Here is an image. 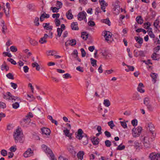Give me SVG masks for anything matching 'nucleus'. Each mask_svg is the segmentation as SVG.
<instances>
[{
    "label": "nucleus",
    "instance_id": "nucleus-8",
    "mask_svg": "<svg viewBox=\"0 0 160 160\" xmlns=\"http://www.w3.org/2000/svg\"><path fill=\"white\" fill-rule=\"evenodd\" d=\"M33 152L31 148H28V150L23 153V156L25 158H28L32 156Z\"/></svg>",
    "mask_w": 160,
    "mask_h": 160
},
{
    "label": "nucleus",
    "instance_id": "nucleus-2",
    "mask_svg": "<svg viewBox=\"0 0 160 160\" xmlns=\"http://www.w3.org/2000/svg\"><path fill=\"white\" fill-rule=\"evenodd\" d=\"M104 37L107 42L111 41L112 37V33L109 31H104L103 32Z\"/></svg>",
    "mask_w": 160,
    "mask_h": 160
},
{
    "label": "nucleus",
    "instance_id": "nucleus-9",
    "mask_svg": "<svg viewBox=\"0 0 160 160\" xmlns=\"http://www.w3.org/2000/svg\"><path fill=\"white\" fill-rule=\"evenodd\" d=\"M20 134L21 131L18 129H17L16 132H14L13 136L16 143L18 142V137L20 136Z\"/></svg>",
    "mask_w": 160,
    "mask_h": 160
},
{
    "label": "nucleus",
    "instance_id": "nucleus-17",
    "mask_svg": "<svg viewBox=\"0 0 160 160\" xmlns=\"http://www.w3.org/2000/svg\"><path fill=\"white\" fill-rule=\"evenodd\" d=\"M140 144L141 143H139L137 141H136L134 142L133 145H132L131 146H133L136 150H139L140 149Z\"/></svg>",
    "mask_w": 160,
    "mask_h": 160
},
{
    "label": "nucleus",
    "instance_id": "nucleus-59",
    "mask_svg": "<svg viewBox=\"0 0 160 160\" xmlns=\"http://www.w3.org/2000/svg\"><path fill=\"white\" fill-rule=\"evenodd\" d=\"M39 42L41 44L45 43L47 42V40L42 37L40 39Z\"/></svg>",
    "mask_w": 160,
    "mask_h": 160
},
{
    "label": "nucleus",
    "instance_id": "nucleus-35",
    "mask_svg": "<svg viewBox=\"0 0 160 160\" xmlns=\"http://www.w3.org/2000/svg\"><path fill=\"white\" fill-rule=\"evenodd\" d=\"M39 18L38 17H36L34 20V23L35 26H38L40 24L39 22Z\"/></svg>",
    "mask_w": 160,
    "mask_h": 160
},
{
    "label": "nucleus",
    "instance_id": "nucleus-21",
    "mask_svg": "<svg viewBox=\"0 0 160 160\" xmlns=\"http://www.w3.org/2000/svg\"><path fill=\"white\" fill-rule=\"evenodd\" d=\"M88 34L87 33V32H83L81 33V38L85 40H87L88 38Z\"/></svg>",
    "mask_w": 160,
    "mask_h": 160
},
{
    "label": "nucleus",
    "instance_id": "nucleus-57",
    "mask_svg": "<svg viewBox=\"0 0 160 160\" xmlns=\"http://www.w3.org/2000/svg\"><path fill=\"white\" fill-rule=\"evenodd\" d=\"M108 125L110 127L111 129H112L115 126V125L113 123V121H111L108 122Z\"/></svg>",
    "mask_w": 160,
    "mask_h": 160
},
{
    "label": "nucleus",
    "instance_id": "nucleus-23",
    "mask_svg": "<svg viewBox=\"0 0 160 160\" xmlns=\"http://www.w3.org/2000/svg\"><path fill=\"white\" fill-rule=\"evenodd\" d=\"M101 22L107 24L108 26L111 25V22L108 18H107L106 19H102L101 21Z\"/></svg>",
    "mask_w": 160,
    "mask_h": 160
},
{
    "label": "nucleus",
    "instance_id": "nucleus-44",
    "mask_svg": "<svg viewBox=\"0 0 160 160\" xmlns=\"http://www.w3.org/2000/svg\"><path fill=\"white\" fill-rule=\"evenodd\" d=\"M62 31H63L62 30V29H61L59 28H58L57 29V32H58L57 36L60 37L61 36Z\"/></svg>",
    "mask_w": 160,
    "mask_h": 160
},
{
    "label": "nucleus",
    "instance_id": "nucleus-10",
    "mask_svg": "<svg viewBox=\"0 0 160 160\" xmlns=\"http://www.w3.org/2000/svg\"><path fill=\"white\" fill-rule=\"evenodd\" d=\"M42 134L46 135H49L51 133V131L48 128L43 127L41 129Z\"/></svg>",
    "mask_w": 160,
    "mask_h": 160
},
{
    "label": "nucleus",
    "instance_id": "nucleus-26",
    "mask_svg": "<svg viewBox=\"0 0 160 160\" xmlns=\"http://www.w3.org/2000/svg\"><path fill=\"white\" fill-rule=\"evenodd\" d=\"M82 141V142L83 143V144L86 145L88 143V141L89 140L88 138H82V139L81 140Z\"/></svg>",
    "mask_w": 160,
    "mask_h": 160
},
{
    "label": "nucleus",
    "instance_id": "nucleus-33",
    "mask_svg": "<svg viewBox=\"0 0 160 160\" xmlns=\"http://www.w3.org/2000/svg\"><path fill=\"white\" fill-rule=\"evenodd\" d=\"M159 55L156 53V52H154L151 56V58L154 60H158L159 58L158 59L157 58V56Z\"/></svg>",
    "mask_w": 160,
    "mask_h": 160
},
{
    "label": "nucleus",
    "instance_id": "nucleus-38",
    "mask_svg": "<svg viewBox=\"0 0 160 160\" xmlns=\"http://www.w3.org/2000/svg\"><path fill=\"white\" fill-rule=\"evenodd\" d=\"M127 67L128 68V69H126L125 70L127 72H128L129 71H133L134 70V68L133 66H131L130 65H127Z\"/></svg>",
    "mask_w": 160,
    "mask_h": 160
},
{
    "label": "nucleus",
    "instance_id": "nucleus-47",
    "mask_svg": "<svg viewBox=\"0 0 160 160\" xmlns=\"http://www.w3.org/2000/svg\"><path fill=\"white\" fill-rule=\"evenodd\" d=\"M13 108L17 109L19 107V104L18 102H15L12 105Z\"/></svg>",
    "mask_w": 160,
    "mask_h": 160
},
{
    "label": "nucleus",
    "instance_id": "nucleus-46",
    "mask_svg": "<svg viewBox=\"0 0 160 160\" xmlns=\"http://www.w3.org/2000/svg\"><path fill=\"white\" fill-rule=\"evenodd\" d=\"M59 8H57L56 7H51V10L52 11V12H58L59 11L58 10L59 9Z\"/></svg>",
    "mask_w": 160,
    "mask_h": 160
},
{
    "label": "nucleus",
    "instance_id": "nucleus-25",
    "mask_svg": "<svg viewBox=\"0 0 160 160\" xmlns=\"http://www.w3.org/2000/svg\"><path fill=\"white\" fill-rule=\"evenodd\" d=\"M136 20L138 23L140 24H142L143 21L141 16L137 17L136 18Z\"/></svg>",
    "mask_w": 160,
    "mask_h": 160
},
{
    "label": "nucleus",
    "instance_id": "nucleus-12",
    "mask_svg": "<svg viewBox=\"0 0 160 160\" xmlns=\"http://www.w3.org/2000/svg\"><path fill=\"white\" fill-rule=\"evenodd\" d=\"M83 133V132L81 129H79L78 130L76 138L78 137V139L79 140H81L83 138L82 134Z\"/></svg>",
    "mask_w": 160,
    "mask_h": 160
},
{
    "label": "nucleus",
    "instance_id": "nucleus-16",
    "mask_svg": "<svg viewBox=\"0 0 160 160\" xmlns=\"http://www.w3.org/2000/svg\"><path fill=\"white\" fill-rule=\"evenodd\" d=\"M66 16L67 18L69 20H71L72 19L73 17V15L72 13V11L71 9H69L66 13Z\"/></svg>",
    "mask_w": 160,
    "mask_h": 160
},
{
    "label": "nucleus",
    "instance_id": "nucleus-64",
    "mask_svg": "<svg viewBox=\"0 0 160 160\" xmlns=\"http://www.w3.org/2000/svg\"><path fill=\"white\" fill-rule=\"evenodd\" d=\"M80 50L81 52V55L82 57H85L86 54V52L85 50L83 48H81Z\"/></svg>",
    "mask_w": 160,
    "mask_h": 160
},
{
    "label": "nucleus",
    "instance_id": "nucleus-22",
    "mask_svg": "<svg viewBox=\"0 0 160 160\" xmlns=\"http://www.w3.org/2000/svg\"><path fill=\"white\" fill-rule=\"evenodd\" d=\"M84 154V152L83 151H80L77 154V157L80 159L82 160L83 156Z\"/></svg>",
    "mask_w": 160,
    "mask_h": 160
},
{
    "label": "nucleus",
    "instance_id": "nucleus-56",
    "mask_svg": "<svg viewBox=\"0 0 160 160\" xmlns=\"http://www.w3.org/2000/svg\"><path fill=\"white\" fill-rule=\"evenodd\" d=\"M11 51L13 52H15L18 51V49L17 48L14 46H12L10 47Z\"/></svg>",
    "mask_w": 160,
    "mask_h": 160
},
{
    "label": "nucleus",
    "instance_id": "nucleus-1",
    "mask_svg": "<svg viewBox=\"0 0 160 160\" xmlns=\"http://www.w3.org/2000/svg\"><path fill=\"white\" fill-rule=\"evenodd\" d=\"M149 138L144 135H141L140 137V140L142 142L144 147L146 148H151V143L149 141Z\"/></svg>",
    "mask_w": 160,
    "mask_h": 160
},
{
    "label": "nucleus",
    "instance_id": "nucleus-27",
    "mask_svg": "<svg viewBox=\"0 0 160 160\" xmlns=\"http://www.w3.org/2000/svg\"><path fill=\"white\" fill-rule=\"evenodd\" d=\"M1 23L2 26V32L3 34H5L6 32L5 31V30L7 29V27L5 25L4 21L3 20L2 21Z\"/></svg>",
    "mask_w": 160,
    "mask_h": 160
},
{
    "label": "nucleus",
    "instance_id": "nucleus-63",
    "mask_svg": "<svg viewBox=\"0 0 160 160\" xmlns=\"http://www.w3.org/2000/svg\"><path fill=\"white\" fill-rule=\"evenodd\" d=\"M121 125L124 128H127V124L126 122L122 121H120Z\"/></svg>",
    "mask_w": 160,
    "mask_h": 160
},
{
    "label": "nucleus",
    "instance_id": "nucleus-30",
    "mask_svg": "<svg viewBox=\"0 0 160 160\" xmlns=\"http://www.w3.org/2000/svg\"><path fill=\"white\" fill-rule=\"evenodd\" d=\"M143 103L146 106L150 104L149 99L148 98H145L144 99Z\"/></svg>",
    "mask_w": 160,
    "mask_h": 160
},
{
    "label": "nucleus",
    "instance_id": "nucleus-62",
    "mask_svg": "<svg viewBox=\"0 0 160 160\" xmlns=\"http://www.w3.org/2000/svg\"><path fill=\"white\" fill-rule=\"evenodd\" d=\"M16 146V145L11 147L9 148V150L11 152H15L17 150Z\"/></svg>",
    "mask_w": 160,
    "mask_h": 160
},
{
    "label": "nucleus",
    "instance_id": "nucleus-34",
    "mask_svg": "<svg viewBox=\"0 0 160 160\" xmlns=\"http://www.w3.org/2000/svg\"><path fill=\"white\" fill-rule=\"evenodd\" d=\"M147 32H148V35L151 38H155V35L153 33L152 30H150L149 31L147 30Z\"/></svg>",
    "mask_w": 160,
    "mask_h": 160
},
{
    "label": "nucleus",
    "instance_id": "nucleus-14",
    "mask_svg": "<svg viewBox=\"0 0 160 160\" xmlns=\"http://www.w3.org/2000/svg\"><path fill=\"white\" fill-rule=\"evenodd\" d=\"M144 87V86L142 82L140 83L139 84L137 88L138 91L141 93H144L145 91L144 89H143L142 88V87L143 88Z\"/></svg>",
    "mask_w": 160,
    "mask_h": 160
},
{
    "label": "nucleus",
    "instance_id": "nucleus-50",
    "mask_svg": "<svg viewBox=\"0 0 160 160\" xmlns=\"http://www.w3.org/2000/svg\"><path fill=\"white\" fill-rule=\"evenodd\" d=\"M62 3L61 1H57L56 2V6L59 7V9L62 8Z\"/></svg>",
    "mask_w": 160,
    "mask_h": 160
},
{
    "label": "nucleus",
    "instance_id": "nucleus-29",
    "mask_svg": "<svg viewBox=\"0 0 160 160\" xmlns=\"http://www.w3.org/2000/svg\"><path fill=\"white\" fill-rule=\"evenodd\" d=\"M29 42L33 46L37 45L38 43L35 40L32 38L30 39Z\"/></svg>",
    "mask_w": 160,
    "mask_h": 160
},
{
    "label": "nucleus",
    "instance_id": "nucleus-19",
    "mask_svg": "<svg viewBox=\"0 0 160 160\" xmlns=\"http://www.w3.org/2000/svg\"><path fill=\"white\" fill-rule=\"evenodd\" d=\"M68 152L72 154H75L76 152L74 150V147L72 146H70L68 148Z\"/></svg>",
    "mask_w": 160,
    "mask_h": 160
},
{
    "label": "nucleus",
    "instance_id": "nucleus-11",
    "mask_svg": "<svg viewBox=\"0 0 160 160\" xmlns=\"http://www.w3.org/2000/svg\"><path fill=\"white\" fill-rule=\"evenodd\" d=\"M134 38L138 43L140 45V47H137L136 45H135V47L137 48H140L142 44L143 43V41L142 38L140 37H135Z\"/></svg>",
    "mask_w": 160,
    "mask_h": 160
},
{
    "label": "nucleus",
    "instance_id": "nucleus-58",
    "mask_svg": "<svg viewBox=\"0 0 160 160\" xmlns=\"http://www.w3.org/2000/svg\"><path fill=\"white\" fill-rule=\"evenodd\" d=\"M159 23V21L158 19H156L153 23V26L156 28H157V26L158 25Z\"/></svg>",
    "mask_w": 160,
    "mask_h": 160
},
{
    "label": "nucleus",
    "instance_id": "nucleus-31",
    "mask_svg": "<svg viewBox=\"0 0 160 160\" xmlns=\"http://www.w3.org/2000/svg\"><path fill=\"white\" fill-rule=\"evenodd\" d=\"M32 66L33 68L36 67V69L37 71H39L40 69V67L38 64L36 62L32 63Z\"/></svg>",
    "mask_w": 160,
    "mask_h": 160
},
{
    "label": "nucleus",
    "instance_id": "nucleus-48",
    "mask_svg": "<svg viewBox=\"0 0 160 160\" xmlns=\"http://www.w3.org/2000/svg\"><path fill=\"white\" fill-rule=\"evenodd\" d=\"M2 55L4 57L8 56L9 58H11L12 55L11 54L7 52H4L2 53Z\"/></svg>",
    "mask_w": 160,
    "mask_h": 160
},
{
    "label": "nucleus",
    "instance_id": "nucleus-36",
    "mask_svg": "<svg viewBox=\"0 0 160 160\" xmlns=\"http://www.w3.org/2000/svg\"><path fill=\"white\" fill-rule=\"evenodd\" d=\"M102 55L105 58H107V57L108 56L109 54L108 51L106 49H105L103 51V52H102Z\"/></svg>",
    "mask_w": 160,
    "mask_h": 160
},
{
    "label": "nucleus",
    "instance_id": "nucleus-53",
    "mask_svg": "<svg viewBox=\"0 0 160 160\" xmlns=\"http://www.w3.org/2000/svg\"><path fill=\"white\" fill-rule=\"evenodd\" d=\"M7 60L10 62L13 65H15L17 64L16 62L12 58H8Z\"/></svg>",
    "mask_w": 160,
    "mask_h": 160
},
{
    "label": "nucleus",
    "instance_id": "nucleus-7",
    "mask_svg": "<svg viewBox=\"0 0 160 160\" xmlns=\"http://www.w3.org/2000/svg\"><path fill=\"white\" fill-rule=\"evenodd\" d=\"M3 98L5 99L14 100L15 98V96L12 95L9 92H7L6 94H3Z\"/></svg>",
    "mask_w": 160,
    "mask_h": 160
},
{
    "label": "nucleus",
    "instance_id": "nucleus-61",
    "mask_svg": "<svg viewBox=\"0 0 160 160\" xmlns=\"http://www.w3.org/2000/svg\"><path fill=\"white\" fill-rule=\"evenodd\" d=\"M56 25L57 27H59L60 24V21L58 19H56L54 20Z\"/></svg>",
    "mask_w": 160,
    "mask_h": 160
},
{
    "label": "nucleus",
    "instance_id": "nucleus-4",
    "mask_svg": "<svg viewBox=\"0 0 160 160\" xmlns=\"http://www.w3.org/2000/svg\"><path fill=\"white\" fill-rule=\"evenodd\" d=\"M30 122V119L26 117L23 118L20 122V123L22 126L24 127L26 126Z\"/></svg>",
    "mask_w": 160,
    "mask_h": 160
},
{
    "label": "nucleus",
    "instance_id": "nucleus-51",
    "mask_svg": "<svg viewBox=\"0 0 160 160\" xmlns=\"http://www.w3.org/2000/svg\"><path fill=\"white\" fill-rule=\"evenodd\" d=\"M7 77L9 79H14V78L13 75L11 73H9L6 75Z\"/></svg>",
    "mask_w": 160,
    "mask_h": 160
},
{
    "label": "nucleus",
    "instance_id": "nucleus-15",
    "mask_svg": "<svg viewBox=\"0 0 160 160\" xmlns=\"http://www.w3.org/2000/svg\"><path fill=\"white\" fill-rule=\"evenodd\" d=\"M78 23L77 22H73L71 24V27L72 29L73 30H78L79 28L78 26Z\"/></svg>",
    "mask_w": 160,
    "mask_h": 160
},
{
    "label": "nucleus",
    "instance_id": "nucleus-28",
    "mask_svg": "<svg viewBox=\"0 0 160 160\" xmlns=\"http://www.w3.org/2000/svg\"><path fill=\"white\" fill-rule=\"evenodd\" d=\"M114 11L116 12V14H118L120 9V6L118 5H115L114 8Z\"/></svg>",
    "mask_w": 160,
    "mask_h": 160
},
{
    "label": "nucleus",
    "instance_id": "nucleus-5",
    "mask_svg": "<svg viewBox=\"0 0 160 160\" xmlns=\"http://www.w3.org/2000/svg\"><path fill=\"white\" fill-rule=\"evenodd\" d=\"M78 19L79 21H81L83 19H86V21L87 20L86 16L87 14L86 12H80L78 14Z\"/></svg>",
    "mask_w": 160,
    "mask_h": 160
},
{
    "label": "nucleus",
    "instance_id": "nucleus-60",
    "mask_svg": "<svg viewBox=\"0 0 160 160\" xmlns=\"http://www.w3.org/2000/svg\"><path fill=\"white\" fill-rule=\"evenodd\" d=\"M105 144L107 147H110L111 145L110 141L108 140H107L105 141Z\"/></svg>",
    "mask_w": 160,
    "mask_h": 160
},
{
    "label": "nucleus",
    "instance_id": "nucleus-42",
    "mask_svg": "<svg viewBox=\"0 0 160 160\" xmlns=\"http://www.w3.org/2000/svg\"><path fill=\"white\" fill-rule=\"evenodd\" d=\"M125 146L124 145H122V143L119 145L117 148V150H122L125 148Z\"/></svg>",
    "mask_w": 160,
    "mask_h": 160
},
{
    "label": "nucleus",
    "instance_id": "nucleus-54",
    "mask_svg": "<svg viewBox=\"0 0 160 160\" xmlns=\"http://www.w3.org/2000/svg\"><path fill=\"white\" fill-rule=\"evenodd\" d=\"M148 110L150 111H152L154 109V107L150 104L147 106Z\"/></svg>",
    "mask_w": 160,
    "mask_h": 160
},
{
    "label": "nucleus",
    "instance_id": "nucleus-39",
    "mask_svg": "<svg viewBox=\"0 0 160 160\" xmlns=\"http://www.w3.org/2000/svg\"><path fill=\"white\" fill-rule=\"evenodd\" d=\"M1 154L3 157L6 156L7 155L8 152L5 149H2L0 152Z\"/></svg>",
    "mask_w": 160,
    "mask_h": 160
},
{
    "label": "nucleus",
    "instance_id": "nucleus-13",
    "mask_svg": "<svg viewBox=\"0 0 160 160\" xmlns=\"http://www.w3.org/2000/svg\"><path fill=\"white\" fill-rule=\"evenodd\" d=\"M49 25V23H43L42 26L44 29L51 31L52 29L53 26H50Z\"/></svg>",
    "mask_w": 160,
    "mask_h": 160
},
{
    "label": "nucleus",
    "instance_id": "nucleus-6",
    "mask_svg": "<svg viewBox=\"0 0 160 160\" xmlns=\"http://www.w3.org/2000/svg\"><path fill=\"white\" fill-rule=\"evenodd\" d=\"M44 152L47 155H49L51 153H52V150L45 144H43L41 146Z\"/></svg>",
    "mask_w": 160,
    "mask_h": 160
},
{
    "label": "nucleus",
    "instance_id": "nucleus-41",
    "mask_svg": "<svg viewBox=\"0 0 160 160\" xmlns=\"http://www.w3.org/2000/svg\"><path fill=\"white\" fill-rule=\"evenodd\" d=\"M103 104L105 106L107 107H108L110 105L109 101L108 99H105L104 100Z\"/></svg>",
    "mask_w": 160,
    "mask_h": 160
},
{
    "label": "nucleus",
    "instance_id": "nucleus-49",
    "mask_svg": "<svg viewBox=\"0 0 160 160\" xmlns=\"http://www.w3.org/2000/svg\"><path fill=\"white\" fill-rule=\"evenodd\" d=\"M138 120L136 119H134L131 121V123L133 126L135 127L137 125Z\"/></svg>",
    "mask_w": 160,
    "mask_h": 160
},
{
    "label": "nucleus",
    "instance_id": "nucleus-43",
    "mask_svg": "<svg viewBox=\"0 0 160 160\" xmlns=\"http://www.w3.org/2000/svg\"><path fill=\"white\" fill-rule=\"evenodd\" d=\"M99 2L101 5L104 6H108V4L106 3L104 0H99Z\"/></svg>",
    "mask_w": 160,
    "mask_h": 160
},
{
    "label": "nucleus",
    "instance_id": "nucleus-52",
    "mask_svg": "<svg viewBox=\"0 0 160 160\" xmlns=\"http://www.w3.org/2000/svg\"><path fill=\"white\" fill-rule=\"evenodd\" d=\"M1 69L2 71H3L4 69H5L6 71H8L9 69V67L7 65L3 66V65L2 64L1 66Z\"/></svg>",
    "mask_w": 160,
    "mask_h": 160
},
{
    "label": "nucleus",
    "instance_id": "nucleus-24",
    "mask_svg": "<svg viewBox=\"0 0 160 160\" xmlns=\"http://www.w3.org/2000/svg\"><path fill=\"white\" fill-rule=\"evenodd\" d=\"M99 139L98 138L94 137L93 138V140H92V142L94 145H98L99 143Z\"/></svg>",
    "mask_w": 160,
    "mask_h": 160
},
{
    "label": "nucleus",
    "instance_id": "nucleus-37",
    "mask_svg": "<svg viewBox=\"0 0 160 160\" xmlns=\"http://www.w3.org/2000/svg\"><path fill=\"white\" fill-rule=\"evenodd\" d=\"M139 95L137 93H135L133 94L132 99L134 100H139Z\"/></svg>",
    "mask_w": 160,
    "mask_h": 160
},
{
    "label": "nucleus",
    "instance_id": "nucleus-18",
    "mask_svg": "<svg viewBox=\"0 0 160 160\" xmlns=\"http://www.w3.org/2000/svg\"><path fill=\"white\" fill-rule=\"evenodd\" d=\"M132 134L134 138H136L139 137L140 134L138 133L136 130V128H134L132 130Z\"/></svg>",
    "mask_w": 160,
    "mask_h": 160
},
{
    "label": "nucleus",
    "instance_id": "nucleus-45",
    "mask_svg": "<svg viewBox=\"0 0 160 160\" xmlns=\"http://www.w3.org/2000/svg\"><path fill=\"white\" fill-rule=\"evenodd\" d=\"M28 9L31 11H33L34 9V6L32 4H29L27 5Z\"/></svg>",
    "mask_w": 160,
    "mask_h": 160
},
{
    "label": "nucleus",
    "instance_id": "nucleus-55",
    "mask_svg": "<svg viewBox=\"0 0 160 160\" xmlns=\"http://www.w3.org/2000/svg\"><path fill=\"white\" fill-rule=\"evenodd\" d=\"M63 77L65 79H68L71 78H72L70 74L68 73H66L64 74L63 75Z\"/></svg>",
    "mask_w": 160,
    "mask_h": 160
},
{
    "label": "nucleus",
    "instance_id": "nucleus-20",
    "mask_svg": "<svg viewBox=\"0 0 160 160\" xmlns=\"http://www.w3.org/2000/svg\"><path fill=\"white\" fill-rule=\"evenodd\" d=\"M150 76L152 78V81L154 82V83L156 81L158 74L155 73L151 72L150 74Z\"/></svg>",
    "mask_w": 160,
    "mask_h": 160
},
{
    "label": "nucleus",
    "instance_id": "nucleus-40",
    "mask_svg": "<svg viewBox=\"0 0 160 160\" xmlns=\"http://www.w3.org/2000/svg\"><path fill=\"white\" fill-rule=\"evenodd\" d=\"M148 127L149 128L150 131L152 134H153V132L154 131L153 130L154 129L153 125L152 124H150L148 125Z\"/></svg>",
    "mask_w": 160,
    "mask_h": 160
},
{
    "label": "nucleus",
    "instance_id": "nucleus-32",
    "mask_svg": "<svg viewBox=\"0 0 160 160\" xmlns=\"http://www.w3.org/2000/svg\"><path fill=\"white\" fill-rule=\"evenodd\" d=\"M90 60L91 61V64L94 67H96L97 66V60L95 59H93L92 58H91Z\"/></svg>",
    "mask_w": 160,
    "mask_h": 160
},
{
    "label": "nucleus",
    "instance_id": "nucleus-3",
    "mask_svg": "<svg viewBox=\"0 0 160 160\" xmlns=\"http://www.w3.org/2000/svg\"><path fill=\"white\" fill-rule=\"evenodd\" d=\"M149 158L151 160H159L160 158V154L155 152H152L149 156Z\"/></svg>",
    "mask_w": 160,
    "mask_h": 160
}]
</instances>
